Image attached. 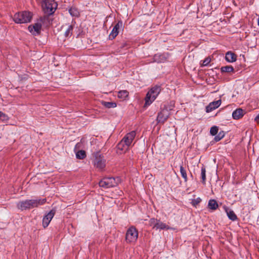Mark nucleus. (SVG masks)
I'll return each mask as SVG.
<instances>
[{"label": "nucleus", "instance_id": "f257e3e1", "mask_svg": "<svg viewBox=\"0 0 259 259\" xmlns=\"http://www.w3.org/2000/svg\"><path fill=\"white\" fill-rule=\"evenodd\" d=\"M46 202V199H30L19 202L17 204L18 208L21 210L31 209L43 205Z\"/></svg>", "mask_w": 259, "mask_h": 259}, {"label": "nucleus", "instance_id": "f03ea898", "mask_svg": "<svg viewBox=\"0 0 259 259\" xmlns=\"http://www.w3.org/2000/svg\"><path fill=\"white\" fill-rule=\"evenodd\" d=\"M161 92L160 86L155 85L152 87L147 93L145 99V106H149L156 99Z\"/></svg>", "mask_w": 259, "mask_h": 259}, {"label": "nucleus", "instance_id": "7ed1b4c3", "mask_svg": "<svg viewBox=\"0 0 259 259\" xmlns=\"http://www.w3.org/2000/svg\"><path fill=\"white\" fill-rule=\"evenodd\" d=\"M32 18V13L29 11H23L15 14L13 17V20L17 23H26L30 22Z\"/></svg>", "mask_w": 259, "mask_h": 259}, {"label": "nucleus", "instance_id": "20e7f679", "mask_svg": "<svg viewBox=\"0 0 259 259\" xmlns=\"http://www.w3.org/2000/svg\"><path fill=\"white\" fill-rule=\"evenodd\" d=\"M121 179L119 177H107L104 178L99 182V186L104 188H109L116 186L121 183Z\"/></svg>", "mask_w": 259, "mask_h": 259}, {"label": "nucleus", "instance_id": "39448f33", "mask_svg": "<svg viewBox=\"0 0 259 259\" xmlns=\"http://www.w3.org/2000/svg\"><path fill=\"white\" fill-rule=\"evenodd\" d=\"M42 8L48 15L53 14L57 8V4L54 0H42Z\"/></svg>", "mask_w": 259, "mask_h": 259}, {"label": "nucleus", "instance_id": "423d86ee", "mask_svg": "<svg viewBox=\"0 0 259 259\" xmlns=\"http://www.w3.org/2000/svg\"><path fill=\"white\" fill-rule=\"evenodd\" d=\"M138 231L134 226L130 227L126 231L125 240L128 243H135L138 238Z\"/></svg>", "mask_w": 259, "mask_h": 259}, {"label": "nucleus", "instance_id": "0eeeda50", "mask_svg": "<svg viewBox=\"0 0 259 259\" xmlns=\"http://www.w3.org/2000/svg\"><path fill=\"white\" fill-rule=\"evenodd\" d=\"M42 21L41 20H38L33 25L29 26L28 29L32 34L36 35L40 33Z\"/></svg>", "mask_w": 259, "mask_h": 259}, {"label": "nucleus", "instance_id": "6e6552de", "mask_svg": "<svg viewBox=\"0 0 259 259\" xmlns=\"http://www.w3.org/2000/svg\"><path fill=\"white\" fill-rule=\"evenodd\" d=\"M94 162V165L100 170L105 166V160L98 154H96Z\"/></svg>", "mask_w": 259, "mask_h": 259}, {"label": "nucleus", "instance_id": "1a4fd4ad", "mask_svg": "<svg viewBox=\"0 0 259 259\" xmlns=\"http://www.w3.org/2000/svg\"><path fill=\"white\" fill-rule=\"evenodd\" d=\"M169 115V111L166 109H162L158 114L157 121L158 123H164Z\"/></svg>", "mask_w": 259, "mask_h": 259}, {"label": "nucleus", "instance_id": "9d476101", "mask_svg": "<svg viewBox=\"0 0 259 259\" xmlns=\"http://www.w3.org/2000/svg\"><path fill=\"white\" fill-rule=\"evenodd\" d=\"M136 135V133L135 131H132L130 133H127L121 140H122L123 142L126 143L128 146H130L135 138Z\"/></svg>", "mask_w": 259, "mask_h": 259}, {"label": "nucleus", "instance_id": "9b49d317", "mask_svg": "<svg viewBox=\"0 0 259 259\" xmlns=\"http://www.w3.org/2000/svg\"><path fill=\"white\" fill-rule=\"evenodd\" d=\"M55 213V210H52L44 217L42 219V226L44 228H46L48 226L54 217Z\"/></svg>", "mask_w": 259, "mask_h": 259}, {"label": "nucleus", "instance_id": "f8f14e48", "mask_svg": "<svg viewBox=\"0 0 259 259\" xmlns=\"http://www.w3.org/2000/svg\"><path fill=\"white\" fill-rule=\"evenodd\" d=\"M221 103L222 101L221 99L210 103L206 107V112L209 113L215 110L221 105Z\"/></svg>", "mask_w": 259, "mask_h": 259}, {"label": "nucleus", "instance_id": "ddd939ff", "mask_svg": "<svg viewBox=\"0 0 259 259\" xmlns=\"http://www.w3.org/2000/svg\"><path fill=\"white\" fill-rule=\"evenodd\" d=\"M122 26V22L119 21L113 28L112 31L109 34V38L114 39L119 33V29Z\"/></svg>", "mask_w": 259, "mask_h": 259}, {"label": "nucleus", "instance_id": "4468645a", "mask_svg": "<svg viewBox=\"0 0 259 259\" xmlns=\"http://www.w3.org/2000/svg\"><path fill=\"white\" fill-rule=\"evenodd\" d=\"M223 208L227 213L229 219L233 221H235L237 219V217L233 210L230 209L226 206H224Z\"/></svg>", "mask_w": 259, "mask_h": 259}, {"label": "nucleus", "instance_id": "2eb2a0df", "mask_svg": "<svg viewBox=\"0 0 259 259\" xmlns=\"http://www.w3.org/2000/svg\"><path fill=\"white\" fill-rule=\"evenodd\" d=\"M245 113V110L241 108H238L233 112L232 117L234 119H239L242 118Z\"/></svg>", "mask_w": 259, "mask_h": 259}, {"label": "nucleus", "instance_id": "dca6fc26", "mask_svg": "<svg viewBox=\"0 0 259 259\" xmlns=\"http://www.w3.org/2000/svg\"><path fill=\"white\" fill-rule=\"evenodd\" d=\"M225 59L228 62L232 63L236 61L237 56L232 52H228L226 54Z\"/></svg>", "mask_w": 259, "mask_h": 259}, {"label": "nucleus", "instance_id": "f3484780", "mask_svg": "<svg viewBox=\"0 0 259 259\" xmlns=\"http://www.w3.org/2000/svg\"><path fill=\"white\" fill-rule=\"evenodd\" d=\"M129 147L130 146L123 142L122 140H121L117 145V149L123 153L125 152L127 150H128Z\"/></svg>", "mask_w": 259, "mask_h": 259}, {"label": "nucleus", "instance_id": "a211bd4d", "mask_svg": "<svg viewBox=\"0 0 259 259\" xmlns=\"http://www.w3.org/2000/svg\"><path fill=\"white\" fill-rule=\"evenodd\" d=\"M128 96V92L126 90H121L117 93V97L122 100H124Z\"/></svg>", "mask_w": 259, "mask_h": 259}, {"label": "nucleus", "instance_id": "6ab92c4d", "mask_svg": "<svg viewBox=\"0 0 259 259\" xmlns=\"http://www.w3.org/2000/svg\"><path fill=\"white\" fill-rule=\"evenodd\" d=\"M208 207L209 209L214 210L218 207V204L215 200L210 199L208 201Z\"/></svg>", "mask_w": 259, "mask_h": 259}, {"label": "nucleus", "instance_id": "aec40b11", "mask_svg": "<svg viewBox=\"0 0 259 259\" xmlns=\"http://www.w3.org/2000/svg\"><path fill=\"white\" fill-rule=\"evenodd\" d=\"M156 230L157 229H170V228L166 225L165 224L162 223L160 220H157V222L156 223V226L155 228Z\"/></svg>", "mask_w": 259, "mask_h": 259}, {"label": "nucleus", "instance_id": "412c9836", "mask_svg": "<svg viewBox=\"0 0 259 259\" xmlns=\"http://www.w3.org/2000/svg\"><path fill=\"white\" fill-rule=\"evenodd\" d=\"M153 59L155 62L161 63L164 62L166 60V58L163 55H155Z\"/></svg>", "mask_w": 259, "mask_h": 259}, {"label": "nucleus", "instance_id": "4be33fe9", "mask_svg": "<svg viewBox=\"0 0 259 259\" xmlns=\"http://www.w3.org/2000/svg\"><path fill=\"white\" fill-rule=\"evenodd\" d=\"M69 12L70 14L73 17H78L79 15V12L75 7H71L69 10Z\"/></svg>", "mask_w": 259, "mask_h": 259}, {"label": "nucleus", "instance_id": "5701e85b", "mask_svg": "<svg viewBox=\"0 0 259 259\" xmlns=\"http://www.w3.org/2000/svg\"><path fill=\"white\" fill-rule=\"evenodd\" d=\"M102 104L104 106L108 108H115L117 105L115 102H112L103 101Z\"/></svg>", "mask_w": 259, "mask_h": 259}, {"label": "nucleus", "instance_id": "b1692460", "mask_svg": "<svg viewBox=\"0 0 259 259\" xmlns=\"http://www.w3.org/2000/svg\"><path fill=\"white\" fill-rule=\"evenodd\" d=\"M180 173H181V176L184 179V181L185 182H187L188 178H187L186 170L184 168V167L183 166V165L180 166Z\"/></svg>", "mask_w": 259, "mask_h": 259}, {"label": "nucleus", "instance_id": "393cba45", "mask_svg": "<svg viewBox=\"0 0 259 259\" xmlns=\"http://www.w3.org/2000/svg\"><path fill=\"white\" fill-rule=\"evenodd\" d=\"M221 70L222 72H231L234 71V68L232 66H226L222 67Z\"/></svg>", "mask_w": 259, "mask_h": 259}, {"label": "nucleus", "instance_id": "a878e982", "mask_svg": "<svg viewBox=\"0 0 259 259\" xmlns=\"http://www.w3.org/2000/svg\"><path fill=\"white\" fill-rule=\"evenodd\" d=\"M201 176L202 182L203 184H205L206 181V170L204 167H202L201 169Z\"/></svg>", "mask_w": 259, "mask_h": 259}, {"label": "nucleus", "instance_id": "bb28decb", "mask_svg": "<svg viewBox=\"0 0 259 259\" xmlns=\"http://www.w3.org/2000/svg\"><path fill=\"white\" fill-rule=\"evenodd\" d=\"M76 156L78 159H82L85 157V152L83 150L78 151L76 153Z\"/></svg>", "mask_w": 259, "mask_h": 259}, {"label": "nucleus", "instance_id": "cd10ccee", "mask_svg": "<svg viewBox=\"0 0 259 259\" xmlns=\"http://www.w3.org/2000/svg\"><path fill=\"white\" fill-rule=\"evenodd\" d=\"M0 120L4 122L7 121L9 120V117L5 113L0 111Z\"/></svg>", "mask_w": 259, "mask_h": 259}, {"label": "nucleus", "instance_id": "c85d7f7f", "mask_svg": "<svg viewBox=\"0 0 259 259\" xmlns=\"http://www.w3.org/2000/svg\"><path fill=\"white\" fill-rule=\"evenodd\" d=\"M157 222V220L154 218L151 219L149 220V225L152 227L153 228L155 229L156 226V223Z\"/></svg>", "mask_w": 259, "mask_h": 259}, {"label": "nucleus", "instance_id": "c756f323", "mask_svg": "<svg viewBox=\"0 0 259 259\" xmlns=\"http://www.w3.org/2000/svg\"><path fill=\"white\" fill-rule=\"evenodd\" d=\"M72 30L73 27L72 26V25H69L65 32V36L67 37L69 35H71L72 32Z\"/></svg>", "mask_w": 259, "mask_h": 259}, {"label": "nucleus", "instance_id": "7c9ffc66", "mask_svg": "<svg viewBox=\"0 0 259 259\" xmlns=\"http://www.w3.org/2000/svg\"><path fill=\"white\" fill-rule=\"evenodd\" d=\"M218 132V128L217 126H214L211 127L210 130V133L212 136L217 135Z\"/></svg>", "mask_w": 259, "mask_h": 259}, {"label": "nucleus", "instance_id": "2f4dec72", "mask_svg": "<svg viewBox=\"0 0 259 259\" xmlns=\"http://www.w3.org/2000/svg\"><path fill=\"white\" fill-rule=\"evenodd\" d=\"M211 59L209 57L206 58L203 61L201 64L203 66H207L210 62Z\"/></svg>", "mask_w": 259, "mask_h": 259}, {"label": "nucleus", "instance_id": "473e14b6", "mask_svg": "<svg viewBox=\"0 0 259 259\" xmlns=\"http://www.w3.org/2000/svg\"><path fill=\"white\" fill-rule=\"evenodd\" d=\"M201 201V199L199 197H198V198H197L196 199H193L191 203L193 206H195L197 204H198Z\"/></svg>", "mask_w": 259, "mask_h": 259}, {"label": "nucleus", "instance_id": "72a5a7b5", "mask_svg": "<svg viewBox=\"0 0 259 259\" xmlns=\"http://www.w3.org/2000/svg\"><path fill=\"white\" fill-rule=\"evenodd\" d=\"M224 136V135L223 134L220 133L217 136L214 137V140L216 142H218L223 138Z\"/></svg>", "mask_w": 259, "mask_h": 259}, {"label": "nucleus", "instance_id": "f704fd0d", "mask_svg": "<svg viewBox=\"0 0 259 259\" xmlns=\"http://www.w3.org/2000/svg\"><path fill=\"white\" fill-rule=\"evenodd\" d=\"M254 120L259 124V114L255 117Z\"/></svg>", "mask_w": 259, "mask_h": 259}, {"label": "nucleus", "instance_id": "c9c22d12", "mask_svg": "<svg viewBox=\"0 0 259 259\" xmlns=\"http://www.w3.org/2000/svg\"><path fill=\"white\" fill-rule=\"evenodd\" d=\"M257 25L259 26V15H258V18L257 19Z\"/></svg>", "mask_w": 259, "mask_h": 259}]
</instances>
